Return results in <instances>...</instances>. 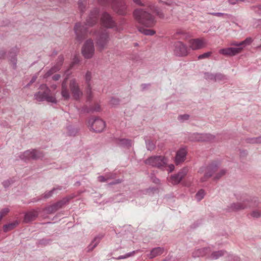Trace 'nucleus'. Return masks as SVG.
<instances>
[{
	"label": "nucleus",
	"instance_id": "nucleus-2",
	"mask_svg": "<svg viewBox=\"0 0 261 261\" xmlns=\"http://www.w3.org/2000/svg\"><path fill=\"white\" fill-rule=\"evenodd\" d=\"M99 10L95 8L92 10L88 16L86 23L82 25L81 23H77L74 27V31L76 35L77 39L81 41L85 38L87 34L88 27H92L95 24L98 20V14Z\"/></svg>",
	"mask_w": 261,
	"mask_h": 261
},
{
	"label": "nucleus",
	"instance_id": "nucleus-23",
	"mask_svg": "<svg viewBox=\"0 0 261 261\" xmlns=\"http://www.w3.org/2000/svg\"><path fill=\"white\" fill-rule=\"evenodd\" d=\"M41 154L38 153L36 150H33L32 151H27L24 153V156L27 159H37L41 156Z\"/></svg>",
	"mask_w": 261,
	"mask_h": 261
},
{
	"label": "nucleus",
	"instance_id": "nucleus-31",
	"mask_svg": "<svg viewBox=\"0 0 261 261\" xmlns=\"http://www.w3.org/2000/svg\"><path fill=\"white\" fill-rule=\"evenodd\" d=\"M139 31L145 35H153L155 34V31L150 29H147L143 28H139Z\"/></svg>",
	"mask_w": 261,
	"mask_h": 261
},
{
	"label": "nucleus",
	"instance_id": "nucleus-59",
	"mask_svg": "<svg viewBox=\"0 0 261 261\" xmlns=\"http://www.w3.org/2000/svg\"><path fill=\"white\" fill-rule=\"evenodd\" d=\"M57 86L56 85H53L51 86V88L54 89H56L57 88Z\"/></svg>",
	"mask_w": 261,
	"mask_h": 261
},
{
	"label": "nucleus",
	"instance_id": "nucleus-62",
	"mask_svg": "<svg viewBox=\"0 0 261 261\" xmlns=\"http://www.w3.org/2000/svg\"><path fill=\"white\" fill-rule=\"evenodd\" d=\"M4 186H6V182H4Z\"/></svg>",
	"mask_w": 261,
	"mask_h": 261
},
{
	"label": "nucleus",
	"instance_id": "nucleus-16",
	"mask_svg": "<svg viewBox=\"0 0 261 261\" xmlns=\"http://www.w3.org/2000/svg\"><path fill=\"white\" fill-rule=\"evenodd\" d=\"M187 172L188 169L187 168L182 169L178 174L172 176L169 179V181L173 185L178 184L187 175Z\"/></svg>",
	"mask_w": 261,
	"mask_h": 261
},
{
	"label": "nucleus",
	"instance_id": "nucleus-8",
	"mask_svg": "<svg viewBox=\"0 0 261 261\" xmlns=\"http://www.w3.org/2000/svg\"><path fill=\"white\" fill-rule=\"evenodd\" d=\"M167 159L162 156H151L145 161L146 164L157 167H164L167 164Z\"/></svg>",
	"mask_w": 261,
	"mask_h": 261
},
{
	"label": "nucleus",
	"instance_id": "nucleus-18",
	"mask_svg": "<svg viewBox=\"0 0 261 261\" xmlns=\"http://www.w3.org/2000/svg\"><path fill=\"white\" fill-rule=\"evenodd\" d=\"M113 141L116 144L122 146L130 147L134 145L133 140L127 138H114Z\"/></svg>",
	"mask_w": 261,
	"mask_h": 261
},
{
	"label": "nucleus",
	"instance_id": "nucleus-35",
	"mask_svg": "<svg viewBox=\"0 0 261 261\" xmlns=\"http://www.w3.org/2000/svg\"><path fill=\"white\" fill-rule=\"evenodd\" d=\"M204 77L207 80L215 81L216 74L211 73H205L204 74Z\"/></svg>",
	"mask_w": 261,
	"mask_h": 261
},
{
	"label": "nucleus",
	"instance_id": "nucleus-22",
	"mask_svg": "<svg viewBox=\"0 0 261 261\" xmlns=\"http://www.w3.org/2000/svg\"><path fill=\"white\" fill-rule=\"evenodd\" d=\"M187 153V151L185 148H181L177 152L175 156V163L176 164L184 161Z\"/></svg>",
	"mask_w": 261,
	"mask_h": 261
},
{
	"label": "nucleus",
	"instance_id": "nucleus-56",
	"mask_svg": "<svg viewBox=\"0 0 261 261\" xmlns=\"http://www.w3.org/2000/svg\"><path fill=\"white\" fill-rule=\"evenodd\" d=\"M98 180L100 182H105L107 181V179L104 176H102L98 177Z\"/></svg>",
	"mask_w": 261,
	"mask_h": 261
},
{
	"label": "nucleus",
	"instance_id": "nucleus-45",
	"mask_svg": "<svg viewBox=\"0 0 261 261\" xmlns=\"http://www.w3.org/2000/svg\"><path fill=\"white\" fill-rule=\"evenodd\" d=\"M189 116L187 114L179 115L178 117V119L179 121L183 122L185 120H187L189 119Z\"/></svg>",
	"mask_w": 261,
	"mask_h": 261
},
{
	"label": "nucleus",
	"instance_id": "nucleus-46",
	"mask_svg": "<svg viewBox=\"0 0 261 261\" xmlns=\"http://www.w3.org/2000/svg\"><path fill=\"white\" fill-rule=\"evenodd\" d=\"M252 8L255 12L261 14V5L254 6Z\"/></svg>",
	"mask_w": 261,
	"mask_h": 261
},
{
	"label": "nucleus",
	"instance_id": "nucleus-48",
	"mask_svg": "<svg viewBox=\"0 0 261 261\" xmlns=\"http://www.w3.org/2000/svg\"><path fill=\"white\" fill-rule=\"evenodd\" d=\"M100 110V107L99 104H95L93 107L91 108V111L98 112Z\"/></svg>",
	"mask_w": 261,
	"mask_h": 261
},
{
	"label": "nucleus",
	"instance_id": "nucleus-47",
	"mask_svg": "<svg viewBox=\"0 0 261 261\" xmlns=\"http://www.w3.org/2000/svg\"><path fill=\"white\" fill-rule=\"evenodd\" d=\"M251 216L254 218H258L260 216V213L258 211H254L251 214Z\"/></svg>",
	"mask_w": 261,
	"mask_h": 261
},
{
	"label": "nucleus",
	"instance_id": "nucleus-37",
	"mask_svg": "<svg viewBox=\"0 0 261 261\" xmlns=\"http://www.w3.org/2000/svg\"><path fill=\"white\" fill-rule=\"evenodd\" d=\"M145 141L146 146L148 147H152L155 145L153 141L149 137H146L145 138Z\"/></svg>",
	"mask_w": 261,
	"mask_h": 261
},
{
	"label": "nucleus",
	"instance_id": "nucleus-61",
	"mask_svg": "<svg viewBox=\"0 0 261 261\" xmlns=\"http://www.w3.org/2000/svg\"><path fill=\"white\" fill-rule=\"evenodd\" d=\"M203 171V168H201V169H200V170H199V172L201 173V172H202Z\"/></svg>",
	"mask_w": 261,
	"mask_h": 261
},
{
	"label": "nucleus",
	"instance_id": "nucleus-29",
	"mask_svg": "<svg viewBox=\"0 0 261 261\" xmlns=\"http://www.w3.org/2000/svg\"><path fill=\"white\" fill-rule=\"evenodd\" d=\"M63 204L64 202L62 201H59L58 203H56L55 204L48 207L47 211L48 213H53L57 211L59 208L61 207Z\"/></svg>",
	"mask_w": 261,
	"mask_h": 261
},
{
	"label": "nucleus",
	"instance_id": "nucleus-20",
	"mask_svg": "<svg viewBox=\"0 0 261 261\" xmlns=\"http://www.w3.org/2000/svg\"><path fill=\"white\" fill-rule=\"evenodd\" d=\"M217 170L216 166L213 165L210 166L205 168V173L203 177H201L200 180L201 182L206 181L208 178L211 177L214 173L216 172Z\"/></svg>",
	"mask_w": 261,
	"mask_h": 261
},
{
	"label": "nucleus",
	"instance_id": "nucleus-28",
	"mask_svg": "<svg viewBox=\"0 0 261 261\" xmlns=\"http://www.w3.org/2000/svg\"><path fill=\"white\" fill-rule=\"evenodd\" d=\"M246 143L251 144H261V136L257 137L248 138L245 140Z\"/></svg>",
	"mask_w": 261,
	"mask_h": 261
},
{
	"label": "nucleus",
	"instance_id": "nucleus-52",
	"mask_svg": "<svg viewBox=\"0 0 261 261\" xmlns=\"http://www.w3.org/2000/svg\"><path fill=\"white\" fill-rule=\"evenodd\" d=\"M174 169V166L173 164H170L168 166L167 170L171 172Z\"/></svg>",
	"mask_w": 261,
	"mask_h": 261
},
{
	"label": "nucleus",
	"instance_id": "nucleus-32",
	"mask_svg": "<svg viewBox=\"0 0 261 261\" xmlns=\"http://www.w3.org/2000/svg\"><path fill=\"white\" fill-rule=\"evenodd\" d=\"M227 254V253L226 252L223 251L214 252L211 255V258L213 259H216L218 258L219 257Z\"/></svg>",
	"mask_w": 261,
	"mask_h": 261
},
{
	"label": "nucleus",
	"instance_id": "nucleus-13",
	"mask_svg": "<svg viewBox=\"0 0 261 261\" xmlns=\"http://www.w3.org/2000/svg\"><path fill=\"white\" fill-rule=\"evenodd\" d=\"M100 21L102 25L107 28H113L115 27V21L112 16L107 12H104L102 14Z\"/></svg>",
	"mask_w": 261,
	"mask_h": 261
},
{
	"label": "nucleus",
	"instance_id": "nucleus-10",
	"mask_svg": "<svg viewBox=\"0 0 261 261\" xmlns=\"http://www.w3.org/2000/svg\"><path fill=\"white\" fill-rule=\"evenodd\" d=\"M82 51L83 55L85 58L90 59L93 57L95 49L93 42L92 40L89 39L85 42Z\"/></svg>",
	"mask_w": 261,
	"mask_h": 261
},
{
	"label": "nucleus",
	"instance_id": "nucleus-44",
	"mask_svg": "<svg viewBox=\"0 0 261 261\" xmlns=\"http://www.w3.org/2000/svg\"><path fill=\"white\" fill-rule=\"evenodd\" d=\"M103 236L102 235L98 236L95 237L93 241V243H94V247H95L99 242L100 240L102 238Z\"/></svg>",
	"mask_w": 261,
	"mask_h": 261
},
{
	"label": "nucleus",
	"instance_id": "nucleus-26",
	"mask_svg": "<svg viewBox=\"0 0 261 261\" xmlns=\"http://www.w3.org/2000/svg\"><path fill=\"white\" fill-rule=\"evenodd\" d=\"M38 216V213L35 211H33L27 213L24 217V221L26 222L34 220Z\"/></svg>",
	"mask_w": 261,
	"mask_h": 261
},
{
	"label": "nucleus",
	"instance_id": "nucleus-9",
	"mask_svg": "<svg viewBox=\"0 0 261 261\" xmlns=\"http://www.w3.org/2000/svg\"><path fill=\"white\" fill-rule=\"evenodd\" d=\"M109 40V33L106 30L101 31L98 33L97 37L96 44L98 48L103 49L107 45Z\"/></svg>",
	"mask_w": 261,
	"mask_h": 261
},
{
	"label": "nucleus",
	"instance_id": "nucleus-5",
	"mask_svg": "<svg viewBox=\"0 0 261 261\" xmlns=\"http://www.w3.org/2000/svg\"><path fill=\"white\" fill-rule=\"evenodd\" d=\"M189 139L192 141L214 142L219 141L217 136L210 134L193 133L190 134Z\"/></svg>",
	"mask_w": 261,
	"mask_h": 261
},
{
	"label": "nucleus",
	"instance_id": "nucleus-53",
	"mask_svg": "<svg viewBox=\"0 0 261 261\" xmlns=\"http://www.w3.org/2000/svg\"><path fill=\"white\" fill-rule=\"evenodd\" d=\"M52 78H53V80L55 81H58L60 78V75L59 74H56L54 75Z\"/></svg>",
	"mask_w": 261,
	"mask_h": 261
},
{
	"label": "nucleus",
	"instance_id": "nucleus-27",
	"mask_svg": "<svg viewBox=\"0 0 261 261\" xmlns=\"http://www.w3.org/2000/svg\"><path fill=\"white\" fill-rule=\"evenodd\" d=\"M163 252V249L161 247H157L153 249L149 255H148V257L150 258H153L158 255H160L162 254Z\"/></svg>",
	"mask_w": 261,
	"mask_h": 261
},
{
	"label": "nucleus",
	"instance_id": "nucleus-54",
	"mask_svg": "<svg viewBox=\"0 0 261 261\" xmlns=\"http://www.w3.org/2000/svg\"><path fill=\"white\" fill-rule=\"evenodd\" d=\"M133 1L136 4L138 5L142 6L144 5L141 0H133Z\"/></svg>",
	"mask_w": 261,
	"mask_h": 261
},
{
	"label": "nucleus",
	"instance_id": "nucleus-40",
	"mask_svg": "<svg viewBox=\"0 0 261 261\" xmlns=\"http://www.w3.org/2000/svg\"><path fill=\"white\" fill-rule=\"evenodd\" d=\"M68 133L69 134V135L70 136H74L75 135L77 132V129H75V128H72L71 126H69L68 127Z\"/></svg>",
	"mask_w": 261,
	"mask_h": 261
},
{
	"label": "nucleus",
	"instance_id": "nucleus-51",
	"mask_svg": "<svg viewBox=\"0 0 261 261\" xmlns=\"http://www.w3.org/2000/svg\"><path fill=\"white\" fill-rule=\"evenodd\" d=\"M55 190V189H54L52 191H49L48 192H47V193H45L44 194V197L45 198H48L50 196H51V194H52V193L53 192V191H54Z\"/></svg>",
	"mask_w": 261,
	"mask_h": 261
},
{
	"label": "nucleus",
	"instance_id": "nucleus-36",
	"mask_svg": "<svg viewBox=\"0 0 261 261\" xmlns=\"http://www.w3.org/2000/svg\"><path fill=\"white\" fill-rule=\"evenodd\" d=\"M205 195V192L203 190H199L196 194V198L198 200H201Z\"/></svg>",
	"mask_w": 261,
	"mask_h": 261
},
{
	"label": "nucleus",
	"instance_id": "nucleus-6",
	"mask_svg": "<svg viewBox=\"0 0 261 261\" xmlns=\"http://www.w3.org/2000/svg\"><path fill=\"white\" fill-rule=\"evenodd\" d=\"M89 127L95 132H102L106 126L105 122L98 118H90L88 121Z\"/></svg>",
	"mask_w": 261,
	"mask_h": 261
},
{
	"label": "nucleus",
	"instance_id": "nucleus-7",
	"mask_svg": "<svg viewBox=\"0 0 261 261\" xmlns=\"http://www.w3.org/2000/svg\"><path fill=\"white\" fill-rule=\"evenodd\" d=\"M173 51L176 56L182 57L188 55L187 46L180 41L174 42L173 44Z\"/></svg>",
	"mask_w": 261,
	"mask_h": 261
},
{
	"label": "nucleus",
	"instance_id": "nucleus-1",
	"mask_svg": "<svg viewBox=\"0 0 261 261\" xmlns=\"http://www.w3.org/2000/svg\"><path fill=\"white\" fill-rule=\"evenodd\" d=\"M150 12L155 13L161 18L164 17L163 14L154 5L149 6L147 11L142 9H136L134 12V16L140 24L146 27H151L155 24V21L154 16Z\"/></svg>",
	"mask_w": 261,
	"mask_h": 261
},
{
	"label": "nucleus",
	"instance_id": "nucleus-33",
	"mask_svg": "<svg viewBox=\"0 0 261 261\" xmlns=\"http://www.w3.org/2000/svg\"><path fill=\"white\" fill-rule=\"evenodd\" d=\"M87 3V0H79L78 2V7L81 12H84Z\"/></svg>",
	"mask_w": 261,
	"mask_h": 261
},
{
	"label": "nucleus",
	"instance_id": "nucleus-55",
	"mask_svg": "<svg viewBox=\"0 0 261 261\" xmlns=\"http://www.w3.org/2000/svg\"><path fill=\"white\" fill-rule=\"evenodd\" d=\"M11 62L13 64V67L14 68H15L16 67V63H17L16 59L15 57H13V58H12Z\"/></svg>",
	"mask_w": 261,
	"mask_h": 261
},
{
	"label": "nucleus",
	"instance_id": "nucleus-63",
	"mask_svg": "<svg viewBox=\"0 0 261 261\" xmlns=\"http://www.w3.org/2000/svg\"><path fill=\"white\" fill-rule=\"evenodd\" d=\"M91 109L89 111H88V112H89V111H91Z\"/></svg>",
	"mask_w": 261,
	"mask_h": 261
},
{
	"label": "nucleus",
	"instance_id": "nucleus-21",
	"mask_svg": "<svg viewBox=\"0 0 261 261\" xmlns=\"http://www.w3.org/2000/svg\"><path fill=\"white\" fill-rule=\"evenodd\" d=\"M190 34L189 33L182 30H178L173 35L172 38L173 39L186 40L190 38Z\"/></svg>",
	"mask_w": 261,
	"mask_h": 261
},
{
	"label": "nucleus",
	"instance_id": "nucleus-58",
	"mask_svg": "<svg viewBox=\"0 0 261 261\" xmlns=\"http://www.w3.org/2000/svg\"><path fill=\"white\" fill-rule=\"evenodd\" d=\"M5 52L4 50L0 49V59L4 57Z\"/></svg>",
	"mask_w": 261,
	"mask_h": 261
},
{
	"label": "nucleus",
	"instance_id": "nucleus-11",
	"mask_svg": "<svg viewBox=\"0 0 261 261\" xmlns=\"http://www.w3.org/2000/svg\"><path fill=\"white\" fill-rule=\"evenodd\" d=\"M69 87L74 99L77 100L83 95V92L80 89L75 79H73L70 80Z\"/></svg>",
	"mask_w": 261,
	"mask_h": 261
},
{
	"label": "nucleus",
	"instance_id": "nucleus-41",
	"mask_svg": "<svg viewBox=\"0 0 261 261\" xmlns=\"http://www.w3.org/2000/svg\"><path fill=\"white\" fill-rule=\"evenodd\" d=\"M135 251H133L132 252L128 253L126 254L125 255H120L117 258V259H121L126 258L127 257H129L131 256L134 255L135 254Z\"/></svg>",
	"mask_w": 261,
	"mask_h": 261
},
{
	"label": "nucleus",
	"instance_id": "nucleus-17",
	"mask_svg": "<svg viewBox=\"0 0 261 261\" xmlns=\"http://www.w3.org/2000/svg\"><path fill=\"white\" fill-rule=\"evenodd\" d=\"M92 79V73L88 71L85 76V80L87 84L86 93L87 94V98L90 100L92 98V87L91 85V80Z\"/></svg>",
	"mask_w": 261,
	"mask_h": 261
},
{
	"label": "nucleus",
	"instance_id": "nucleus-19",
	"mask_svg": "<svg viewBox=\"0 0 261 261\" xmlns=\"http://www.w3.org/2000/svg\"><path fill=\"white\" fill-rule=\"evenodd\" d=\"M67 78L64 79L61 85V94L64 100H68L70 97V94L67 87Z\"/></svg>",
	"mask_w": 261,
	"mask_h": 261
},
{
	"label": "nucleus",
	"instance_id": "nucleus-43",
	"mask_svg": "<svg viewBox=\"0 0 261 261\" xmlns=\"http://www.w3.org/2000/svg\"><path fill=\"white\" fill-rule=\"evenodd\" d=\"M211 54H212L211 52L205 53L202 55H199L198 56V58L199 60L204 59V58H207L211 56Z\"/></svg>",
	"mask_w": 261,
	"mask_h": 261
},
{
	"label": "nucleus",
	"instance_id": "nucleus-12",
	"mask_svg": "<svg viewBox=\"0 0 261 261\" xmlns=\"http://www.w3.org/2000/svg\"><path fill=\"white\" fill-rule=\"evenodd\" d=\"M206 45V41L203 38H196L190 40L189 42V47L193 50H198L204 47Z\"/></svg>",
	"mask_w": 261,
	"mask_h": 261
},
{
	"label": "nucleus",
	"instance_id": "nucleus-39",
	"mask_svg": "<svg viewBox=\"0 0 261 261\" xmlns=\"http://www.w3.org/2000/svg\"><path fill=\"white\" fill-rule=\"evenodd\" d=\"M110 104L112 106H115L119 104V99L115 97H112L110 101Z\"/></svg>",
	"mask_w": 261,
	"mask_h": 261
},
{
	"label": "nucleus",
	"instance_id": "nucleus-49",
	"mask_svg": "<svg viewBox=\"0 0 261 261\" xmlns=\"http://www.w3.org/2000/svg\"><path fill=\"white\" fill-rule=\"evenodd\" d=\"M253 26L254 27H257L259 26H261V19H255L253 22Z\"/></svg>",
	"mask_w": 261,
	"mask_h": 261
},
{
	"label": "nucleus",
	"instance_id": "nucleus-24",
	"mask_svg": "<svg viewBox=\"0 0 261 261\" xmlns=\"http://www.w3.org/2000/svg\"><path fill=\"white\" fill-rule=\"evenodd\" d=\"M252 39L251 38H247L245 40L238 42L236 41L232 42L231 43V45L238 46V47H242L243 48L246 45L250 44L252 42Z\"/></svg>",
	"mask_w": 261,
	"mask_h": 261
},
{
	"label": "nucleus",
	"instance_id": "nucleus-30",
	"mask_svg": "<svg viewBox=\"0 0 261 261\" xmlns=\"http://www.w3.org/2000/svg\"><path fill=\"white\" fill-rule=\"evenodd\" d=\"M227 77L221 73H216L215 82H224L227 80Z\"/></svg>",
	"mask_w": 261,
	"mask_h": 261
},
{
	"label": "nucleus",
	"instance_id": "nucleus-25",
	"mask_svg": "<svg viewBox=\"0 0 261 261\" xmlns=\"http://www.w3.org/2000/svg\"><path fill=\"white\" fill-rule=\"evenodd\" d=\"M248 201H244L242 202L233 203L231 205V209L233 211H238L245 208L247 207Z\"/></svg>",
	"mask_w": 261,
	"mask_h": 261
},
{
	"label": "nucleus",
	"instance_id": "nucleus-38",
	"mask_svg": "<svg viewBox=\"0 0 261 261\" xmlns=\"http://www.w3.org/2000/svg\"><path fill=\"white\" fill-rule=\"evenodd\" d=\"M226 173V171L224 169L221 170L219 172H218L216 175L214 176V178L216 179H218L221 178L222 176L224 175Z\"/></svg>",
	"mask_w": 261,
	"mask_h": 261
},
{
	"label": "nucleus",
	"instance_id": "nucleus-4",
	"mask_svg": "<svg viewBox=\"0 0 261 261\" xmlns=\"http://www.w3.org/2000/svg\"><path fill=\"white\" fill-rule=\"evenodd\" d=\"M98 2L101 5L110 6L119 15L126 13V6L123 0H98Z\"/></svg>",
	"mask_w": 261,
	"mask_h": 261
},
{
	"label": "nucleus",
	"instance_id": "nucleus-3",
	"mask_svg": "<svg viewBox=\"0 0 261 261\" xmlns=\"http://www.w3.org/2000/svg\"><path fill=\"white\" fill-rule=\"evenodd\" d=\"M39 91L36 93L34 96L35 99L39 101L45 100L48 102L57 103V100L54 94L50 93V90L46 85H41L39 87Z\"/></svg>",
	"mask_w": 261,
	"mask_h": 261
},
{
	"label": "nucleus",
	"instance_id": "nucleus-57",
	"mask_svg": "<svg viewBox=\"0 0 261 261\" xmlns=\"http://www.w3.org/2000/svg\"><path fill=\"white\" fill-rule=\"evenodd\" d=\"M37 79V76H34L32 80H31L30 83L27 85V86H29L30 85V84L33 83Z\"/></svg>",
	"mask_w": 261,
	"mask_h": 261
},
{
	"label": "nucleus",
	"instance_id": "nucleus-14",
	"mask_svg": "<svg viewBox=\"0 0 261 261\" xmlns=\"http://www.w3.org/2000/svg\"><path fill=\"white\" fill-rule=\"evenodd\" d=\"M64 58L62 55H60L57 60V62L49 70H48L44 75V78H47L54 73L59 71L63 64Z\"/></svg>",
	"mask_w": 261,
	"mask_h": 261
},
{
	"label": "nucleus",
	"instance_id": "nucleus-34",
	"mask_svg": "<svg viewBox=\"0 0 261 261\" xmlns=\"http://www.w3.org/2000/svg\"><path fill=\"white\" fill-rule=\"evenodd\" d=\"M18 224L17 222L13 223H10L8 225H6L4 227V230L5 231H9L13 228H14V227Z\"/></svg>",
	"mask_w": 261,
	"mask_h": 261
},
{
	"label": "nucleus",
	"instance_id": "nucleus-42",
	"mask_svg": "<svg viewBox=\"0 0 261 261\" xmlns=\"http://www.w3.org/2000/svg\"><path fill=\"white\" fill-rule=\"evenodd\" d=\"M211 15L216 16L217 17H226L228 16V14L226 13H220V12H216V13H209Z\"/></svg>",
	"mask_w": 261,
	"mask_h": 261
},
{
	"label": "nucleus",
	"instance_id": "nucleus-15",
	"mask_svg": "<svg viewBox=\"0 0 261 261\" xmlns=\"http://www.w3.org/2000/svg\"><path fill=\"white\" fill-rule=\"evenodd\" d=\"M243 49L242 47H228L221 49L219 53L223 55L227 56H233L240 53Z\"/></svg>",
	"mask_w": 261,
	"mask_h": 261
},
{
	"label": "nucleus",
	"instance_id": "nucleus-50",
	"mask_svg": "<svg viewBox=\"0 0 261 261\" xmlns=\"http://www.w3.org/2000/svg\"><path fill=\"white\" fill-rule=\"evenodd\" d=\"M80 62V59L78 57H75L74 58H73V61L72 62V64H71V66H74V65L79 63Z\"/></svg>",
	"mask_w": 261,
	"mask_h": 261
},
{
	"label": "nucleus",
	"instance_id": "nucleus-60",
	"mask_svg": "<svg viewBox=\"0 0 261 261\" xmlns=\"http://www.w3.org/2000/svg\"><path fill=\"white\" fill-rule=\"evenodd\" d=\"M116 30L117 31H119L120 30H121V28H118L117 27H116Z\"/></svg>",
	"mask_w": 261,
	"mask_h": 261
}]
</instances>
